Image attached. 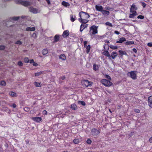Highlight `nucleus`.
Segmentation results:
<instances>
[{
	"mask_svg": "<svg viewBox=\"0 0 152 152\" xmlns=\"http://www.w3.org/2000/svg\"><path fill=\"white\" fill-rule=\"evenodd\" d=\"M43 113L45 115H47V112L46 110H44L43 111Z\"/></svg>",
	"mask_w": 152,
	"mask_h": 152,
	"instance_id": "54",
	"label": "nucleus"
},
{
	"mask_svg": "<svg viewBox=\"0 0 152 152\" xmlns=\"http://www.w3.org/2000/svg\"><path fill=\"white\" fill-rule=\"evenodd\" d=\"M34 61L33 59H31L30 60L29 62L31 64L33 63Z\"/></svg>",
	"mask_w": 152,
	"mask_h": 152,
	"instance_id": "57",
	"label": "nucleus"
},
{
	"mask_svg": "<svg viewBox=\"0 0 152 152\" xmlns=\"http://www.w3.org/2000/svg\"><path fill=\"white\" fill-rule=\"evenodd\" d=\"M24 61L26 63H28L29 62V59L28 58H25L24 59Z\"/></svg>",
	"mask_w": 152,
	"mask_h": 152,
	"instance_id": "38",
	"label": "nucleus"
},
{
	"mask_svg": "<svg viewBox=\"0 0 152 152\" xmlns=\"http://www.w3.org/2000/svg\"><path fill=\"white\" fill-rule=\"evenodd\" d=\"M137 7H136L135 5L134 4H132L131 6V7L130 9V10L131 11L132 10H137Z\"/></svg>",
	"mask_w": 152,
	"mask_h": 152,
	"instance_id": "24",
	"label": "nucleus"
},
{
	"mask_svg": "<svg viewBox=\"0 0 152 152\" xmlns=\"http://www.w3.org/2000/svg\"><path fill=\"white\" fill-rule=\"evenodd\" d=\"M79 103H80L83 106H85L86 104L85 102L83 101H79Z\"/></svg>",
	"mask_w": 152,
	"mask_h": 152,
	"instance_id": "40",
	"label": "nucleus"
},
{
	"mask_svg": "<svg viewBox=\"0 0 152 152\" xmlns=\"http://www.w3.org/2000/svg\"><path fill=\"white\" fill-rule=\"evenodd\" d=\"M92 134L94 136L97 135L100 133L99 130H98L95 128L92 129L91 130Z\"/></svg>",
	"mask_w": 152,
	"mask_h": 152,
	"instance_id": "7",
	"label": "nucleus"
},
{
	"mask_svg": "<svg viewBox=\"0 0 152 152\" xmlns=\"http://www.w3.org/2000/svg\"><path fill=\"white\" fill-rule=\"evenodd\" d=\"M83 24H81L80 26V31L81 32H82L83 31V30L82 29L83 28Z\"/></svg>",
	"mask_w": 152,
	"mask_h": 152,
	"instance_id": "49",
	"label": "nucleus"
},
{
	"mask_svg": "<svg viewBox=\"0 0 152 152\" xmlns=\"http://www.w3.org/2000/svg\"><path fill=\"white\" fill-rule=\"evenodd\" d=\"M81 83L83 86L88 87L92 85L93 83L91 81H89L87 80H85L82 81Z\"/></svg>",
	"mask_w": 152,
	"mask_h": 152,
	"instance_id": "6",
	"label": "nucleus"
},
{
	"mask_svg": "<svg viewBox=\"0 0 152 152\" xmlns=\"http://www.w3.org/2000/svg\"><path fill=\"white\" fill-rule=\"evenodd\" d=\"M83 28L82 29L83 30L84 29L86 28L87 27V25H83Z\"/></svg>",
	"mask_w": 152,
	"mask_h": 152,
	"instance_id": "58",
	"label": "nucleus"
},
{
	"mask_svg": "<svg viewBox=\"0 0 152 152\" xmlns=\"http://www.w3.org/2000/svg\"><path fill=\"white\" fill-rule=\"evenodd\" d=\"M19 18V17H14L12 18V19L14 20H17Z\"/></svg>",
	"mask_w": 152,
	"mask_h": 152,
	"instance_id": "41",
	"label": "nucleus"
},
{
	"mask_svg": "<svg viewBox=\"0 0 152 152\" xmlns=\"http://www.w3.org/2000/svg\"><path fill=\"white\" fill-rule=\"evenodd\" d=\"M6 85V83L4 81H1L0 82V85L2 86H5Z\"/></svg>",
	"mask_w": 152,
	"mask_h": 152,
	"instance_id": "35",
	"label": "nucleus"
},
{
	"mask_svg": "<svg viewBox=\"0 0 152 152\" xmlns=\"http://www.w3.org/2000/svg\"><path fill=\"white\" fill-rule=\"evenodd\" d=\"M109 47L110 48L113 50H115L117 49L118 48L117 46H113V45H110Z\"/></svg>",
	"mask_w": 152,
	"mask_h": 152,
	"instance_id": "34",
	"label": "nucleus"
},
{
	"mask_svg": "<svg viewBox=\"0 0 152 152\" xmlns=\"http://www.w3.org/2000/svg\"><path fill=\"white\" fill-rule=\"evenodd\" d=\"M98 26H96L95 25H93L91 26L90 28V31H92L91 36L95 35L98 33Z\"/></svg>",
	"mask_w": 152,
	"mask_h": 152,
	"instance_id": "2",
	"label": "nucleus"
},
{
	"mask_svg": "<svg viewBox=\"0 0 152 152\" xmlns=\"http://www.w3.org/2000/svg\"><path fill=\"white\" fill-rule=\"evenodd\" d=\"M91 46L90 45H88L86 47V52L87 53H88L90 51Z\"/></svg>",
	"mask_w": 152,
	"mask_h": 152,
	"instance_id": "27",
	"label": "nucleus"
},
{
	"mask_svg": "<svg viewBox=\"0 0 152 152\" xmlns=\"http://www.w3.org/2000/svg\"><path fill=\"white\" fill-rule=\"evenodd\" d=\"M34 84L36 87H40L41 86L40 83H39L36 82L34 83Z\"/></svg>",
	"mask_w": 152,
	"mask_h": 152,
	"instance_id": "31",
	"label": "nucleus"
},
{
	"mask_svg": "<svg viewBox=\"0 0 152 152\" xmlns=\"http://www.w3.org/2000/svg\"><path fill=\"white\" fill-rule=\"evenodd\" d=\"M59 36L56 34L54 37V42H58L59 40Z\"/></svg>",
	"mask_w": 152,
	"mask_h": 152,
	"instance_id": "15",
	"label": "nucleus"
},
{
	"mask_svg": "<svg viewBox=\"0 0 152 152\" xmlns=\"http://www.w3.org/2000/svg\"><path fill=\"white\" fill-rule=\"evenodd\" d=\"M17 4H20L24 6L27 7L31 5V3L28 1H23L21 0H18L16 1Z\"/></svg>",
	"mask_w": 152,
	"mask_h": 152,
	"instance_id": "4",
	"label": "nucleus"
},
{
	"mask_svg": "<svg viewBox=\"0 0 152 152\" xmlns=\"http://www.w3.org/2000/svg\"><path fill=\"white\" fill-rule=\"evenodd\" d=\"M96 65L95 64H94L93 65V69L94 70L96 71L97 70V69H96Z\"/></svg>",
	"mask_w": 152,
	"mask_h": 152,
	"instance_id": "45",
	"label": "nucleus"
},
{
	"mask_svg": "<svg viewBox=\"0 0 152 152\" xmlns=\"http://www.w3.org/2000/svg\"><path fill=\"white\" fill-rule=\"evenodd\" d=\"M46 1L47 2L48 4H50V0H46Z\"/></svg>",
	"mask_w": 152,
	"mask_h": 152,
	"instance_id": "63",
	"label": "nucleus"
},
{
	"mask_svg": "<svg viewBox=\"0 0 152 152\" xmlns=\"http://www.w3.org/2000/svg\"><path fill=\"white\" fill-rule=\"evenodd\" d=\"M144 16L142 15H138L137 17V18L138 19H144Z\"/></svg>",
	"mask_w": 152,
	"mask_h": 152,
	"instance_id": "39",
	"label": "nucleus"
},
{
	"mask_svg": "<svg viewBox=\"0 0 152 152\" xmlns=\"http://www.w3.org/2000/svg\"><path fill=\"white\" fill-rule=\"evenodd\" d=\"M134 42L133 41H127L125 43V44L127 45H131L134 44Z\"/></svg>",
	"mask_w": 152,
	"mask_h": 152,
	"instance_id": "25",
	"label": "nucleus"
},
{
	"mask_svg": "<svg viewBox=\"0 0 152 152\" xmlns=\"http://www.w3.org/2000/svg\"><path fill=\"white\" fill-rule=\"evenodd\" d=\"M87 42H88L87 41H84L83 42L84 45H87Z\"/></svg>",
	"mask_w": 152,
	"mask_h": 152,
	"instance_id": "64",
	"label": "nucleus"
},
{
	"mask_svg": "<svg viewBox=\"0 0 152 152\" xmlns=\"http://www.w3.org/2000/svg\"><path fill=\"white\" fill-rule=\"evenodd\" d=\"M147 45L149 47H152V42H149L147 44Z\"/></svg>",
	"mask_w": 152,
	"mask_h": 152,
	"instance_id": "51",
	"label": "nucleus"
},
{
	"mask_svg": "<svg viewBox=\"0 0 152 152\" xmlns=\"http://www.w3.org/2000/svg\"><path fill=\"white\" fill-rule=\"evenodd\" d=\"M59 58L62 60L64 61L66 59V57L65 55L63 54H61L59 56Z\"/></svg>",
	"mask_w": 152,
	"mask_h": 152,
	"instance_id": "18",
	"label": "nucleus"
},
{
	"mask_svg": "<svg viewBox=\"0 0 152 152\" xmlns=\"http://www.w3.org/2000/svg\"><path fill=\"white\" fill-rule=\"evenodd\" d=\"M142 5L143 8H145L146 6V4L145 2H142Z\"/></svg>",
	"mask_w": 152,
	"mask_h": 152,
	"instance_id": "53",
	"label": "nucleus"
},
{
	"mask_svg": "<svg viewBox=\"0 0 152 152\" xmlns=\"http://www.w3.org/2000/svg\"><path fill=\"white\" fill-rule=\"evenodd\" d=\"M69 35V31L68 30L64 31L62 34V36L64 38H66Z\"/></svg>",
	"mask_w": 152,
	"mask_h": 152,
	"instance_id": "12",
	"label": "nucleus"
},
{
	"mask_svg": "<svg viewBox=\"0 0 152 152\" xmlns=\"http://www.w3.org/2000/svg\"><path fill=\"white\" fill-rule=\"evenodd\" d=\"M106 24L108 26L110 27H113V26L112 25V24L109 22H106Z\"/></svg>",
	"mask_w": 152,
	"mask_h": 152,
	"instance_id": "36",
	"label": "nucleus"
},
{
	"mask_svg": "<svg viewBox=\"0 0 152 152\" xmlns=\"http://www.w3.org/2000/svg\"><path fill=\"white\" fill-rule=\"evenodd\" d=\"M71 108L72 110H75L77 109V106L75 104H72L71 105Z\"/></svg>",
	"mask_w": 152,
	"mask_h": 152,
	"instance_id": "20",
	"label": "nucleus"
},
{
	"mask_svg": "<svg viewBox=\"0 0 152 152\" xmlns=\"http://www.w3.org/2000/svg\"><path fill=\"white\" fill-rule=\"evenodd\" d=\"M15 44L20 45L22 44V42L20 40H18L15 42Z\"/></svg>",
	"mask_w": 152,
	"mask_h": 152,
	"instance_id": "46",
	"label": "nucleus"
},
{
	"mask_svg": "<svg viewBox=\"0 0 152 152\" xmlns=\"http://www.w3.org/2000/svg\"><path fill=\"white\" fill-rule=\"evenodd\" d=\"M83 28L82 29L83 30L84 29L86 28L87 27V25H83Z\"/></svg>",
	"mask_w": 152,
	"mask_h": 152,
	"instance_id": "59",
	"label": "nucleus"
},
{
	"mask_svg": "<svg viewBox=\"0 0 152 152\" xmlns=\"http://www.w3.org/2000/svg\"><path fill=\"white\" fill-rule=\"evenodd\" d=\"M31 119L37 123L40 122L42 120V118L41 117H33L31 118Z\"/></svg>",
	"mask_w": 152,
	"mask_h": 152,
	"instance_id": "8",
	"label": "nucleus"
},
{
	"mask_svg": "<svg viewBox=\"0 0 152 152\" xmlns=\"http://www.w3.org/2000/svg\"><path fill=\"white\" fill-rule=\"evenodd\" d=\"M134 111L135 112L137 113H139L140 112V111L139 109H135L134 110Z\"/></svg>",
	"mask_w": 152,
	"mask_h": 152,
	"instance_id": "47",
	"label": "nucleus"
},
{
	"mask_svg": "<svg viewBox=\"0 0 152 152\" xmlns=\"http://www.w3.org/2000/svg\"><path fill=\"white\" fill-rule=\"evenodd\" d=\"M132 50H133V51L134 52V53H136L137 52V50H136L135 48H133V49Z\"/></svg>",
	"mask_w": 152,
	"mask_h": 152,
	"instance_id": "60",
	"label": "nucleus"
},
{
	"mask_svg": "<svg viewBox=\"0 0 152 152\" xmlns=\"http://www.w3.org/2000/svg\"><path fill=\"white\" fill-rule=\"evenodd\" d=\"M88 18H85L83 19H78L79 21L81 23L86 24L88 22L89 20H87Z\"/></svg>",
	"mask_w": 152,
	"mask_h": 152,
	"instance_id": "11",
	"label": "nucleus"
},
{
	"mask_svg": "<svg viewBox=\"0 0 152 152\" xmlns=\"http://www.w3.org/2000/svg\"><path fill=\"white\" fill-rule=\"evenodd\" d=\"M101 81L102 84L105 86H110L113 84L111 82L106 79H102Z\"/></svg>",
	"mask_w": 152,
	"mask_h": 152,
	"instance_id": "5",
	"label": "nucleus"
},
{
	"mask_svg": "<svg viewBox=\"0 0 152 152\" xmlns=\"http://www.w3.org/2000/svg\"><path fill=\"white\" fill-rule=\"evenodd\" d=\"M73 142L75 144H78L79 142V140L78 139H75L73 140Z\"/></svg>",
	"mask_w": 152,
	"mask_h": 152,
	"instance_id": "32",
	"label": "nucleus"
},
{
	"mask_svg": "<svg viewBox=\"0 0 152 152\" xmlns=\"http://www.w3.org/2000/svg\"><path fill=\"white\" fill-rule=\"evenodd\" d=\"M33 65L34 66H36L38 65V64L37 63H35L34 62L33 63Z\"/></svg>",
	"mask_w": 152,
	"mask_h": 152,
	"instance_id": "55",
	"label": "nucleus"
},
{
	"mask_svg": "<svg viewBox=\"0 0 152 152\" xmlns=\"http://www.w3.org/2000/svg\"><path fill=\"white\" fill-rule=\"evenodd\" d=\"M42 73V72H37L35 73V76H38Z\"/></svg>",
	"mask_w": 152,
	"mask_h": 152,
	"instance_id": "37",
	"label": "nucleus"
},
{
	"mask_svg": "<svg viewBox=\"0 0 152 152\" xmlns=\"http://www.w3.org/2000/svg\"><path fill=\"white\" fill-rule=\"evenodd\" d=\"M106 77L109 80H111V79L110 76L108 75H106Z\"/></svg>",
	"mask_w": 152,
	"mask_h": 152,
	"instance_id": "50",
	"label": "nucleus"
},
{
	"mask_svg": "<svg viewBox=\"0 0 152 152\" xmlns=\"http://www.w3.org/2000/svg\"><path fill=\"white\" fill-rule=\"evenodd\" d=\"M114 33L117 35H118L120 34V33L118 31H115Z\"/></svg>",
	"mask_w": 152,
	"mask_h": 152,
	"instance_id": "56",
	"label": "nucleus"
},
{
	"mask_svg": "<svg viewBox=\"0 0 152 152\" xmlns=\"http://www.w3.org/2000/svg\"><path fill=\"white\" fill-rule=\"evenodd\" d=\"M29 11L34 13L36 14L37 12V10L33 7H30L29 8Z\"/></svg>",
	"mask_w": 152,
	"mask_h": 152,
	"instance_id": "13",
	"label": "nucleus"
},
{
	"mask_svg": "<svg viewBox=\"0 0 152 152\" xmlns=\"http://www.w3.org/2000/svg\"><path fill=\"white\" fill-rule=\"evenodd\" d=\"M95 8L96 11L102 12L103 10V7L102 5H96L95 6Z\"/></svg>",
	"mask_w": 152,
	"mask_h": 152,
	"instance_id": "9",
	"label": "nucleus"
},
{
	"mask_svg": "<svg viewBox=\"0 0 152 152\" xmlns=\"http://www.w3.org/2000/svg\"><path fill=\"white\" fill-rule=\"evenodd\" d=\"M134 12L135 13L130 14L129 17L130 18H133L135 16L137 15V12Z\"/></svg>",
	"mask_w": 152,
	"mask_h": 152,
	"instance_id": "23",
	"label": "nucleus"
},
{
	"mask_svg": "<svg viewBox=\"0 0 152 152\" xmlns=\"http://www.w3.org/2000/svg\"><path fill=\"white\" fill-rule=\"evenodd\" d=\"M130 12H132V13H135L134 12H136L135 10H132V11L130 10Z\"/></svg>",
	"mask_w": 152,
	"mask_h": 152,
	"instance_id": "62",
	"label": "nucleus"
},
{
	"mask_svg": "<svg viewBox=\"0 0 152 152\" xmlns=\"http://www.w3.org/2000/svg\"><path fill=\"white\" fill-rule=\"evenodd\" d=\"M35 28L34 27H27L26 29V30L27 31H34L35 30Z\"/></svg>",
	"mask_w": 152,
	"mask_h": 152,
	"instance_id": "22",
	"label": "nucleus"
},
{
	"mask_svg": "<svg viewBox=\"0 0 152 152\" xmlns=\"http://www.w3.org/2000/svg\"><path fill=\"white\" fill-rule=\"evenodd\" d=\"M61 4L62 5L66 7H69L70 5L69 3L64 1H63L62 2Z\"/></svg>",
	"mask_w": 152,
	"mask_h": 152,
	"instance_id": "19",
	"label": "nucleus"
},
{
	"mask_svg": "<svg viewBox=\"0 0 152 152\" xmlns=\"http://www.w3.org/2000/svg\"><path fill=\"white\" fill-rule=\"evenodd\" d=\"M137 72L135 71L128 72L127 75L128 76H129L132 79L135 80L137 79Z\"/></svg>",
	"mask_w": 152,
	"mask_h": 152,
	"instance_id": "3",
	"label": "nucleus"
},
{
	"mask_svg": "<svg viewBox=\"0 0 152 152\" xmlns=\"http://www.w3.org/2000/svg\"><path fill=\"white\" fill-rule=\"evenodd\" d=\"M101 12L103 15H108L110 14V12L109 11L103 10Z\"/></svg>",
	"mask_w": 152,
	"mask_h": 152,
	"instance_id": "21",
	"label": "nucleus"
},
{
	"mask_svg": "<svg viewBox=\"0 0 152 152\" xmlns=\"http://www.w3.org/2000/svg\"><path fill=\"white\" fill-rule=\"evenodd\" d=\"M79 16L80 17V18H79L78 19L88 18L90 17V16L88 13L83 11H81L79 12Z\"/></svg>",
	"mask_w": 152,
	"mask_h": 152,
	"instance_id": "1",
	"label": "nucleus"
},
{
	"mask_svg": "<svg viewBox=\"0 0 152 152\" xmlns=\"http://www.w3.org/2000/svg\"><path fill=\"white\" fill-rule=\"evenodd\" d=\"M148 105L151 107L152 108V96H150L148 98Z\"/></svg>",
	"mask_w": 152,
	"mask_h": 152,
	"instance_id": "10",
	"label": "nucleus"
},
{
	"mask_svg": "<svg viewBox=\"0 0 152 152\" xmlns=\"http://www.w3.org/2000/svg\"><path fill=\"white\" fill-rule=\"evenodd\" d=\"M91 140L89 139H88L87 140V141H86V142L88 144H91Z\"/></svg>",
	"mask_w": 152,
	"mask_h": 152,
	"instance_id": "44",
	"label": "nucleus"
},
{
	"mask_svg": "<svg viewBox=\"0 0 152 152\" xmlns=\"http://www.w3.org/2000/svg\"><path fill=\"white\" fill-rule=\"evenodd\" d=\"M5 47L4 45H0V50H3L5 49Z\"/></svg>",
	"mask_w": 152,
	"mask_h": 152,
	"instance_id": "43",
	"label": "nucleus"
},
{
	"mask_svg": "<svg viewBox=\"0 0 152 152\" xmlns=\"http://www.w3.org/2000/svg\"><path fill=\"white\" fill-rule=\"evenodd\" d=\"M149 141L151 143H152V136L149 139Z\"/></svg>",
	"mask_w": 152,
	"mask_h": 152,
	"instance_id": "61",
	"label": "nucleus"
},
{
	"mask_svg": "<svg viewBox=\"0 0 152 152\" xmlns=\"http://www.w3.org/2000/svg\"><path fill=\"white\" fill-rule=\"evenodd\" d=\"M9 95L12 97L16 96H17V94L15 93L12 91L10 92Z\"/></svg>",
	"mask_w": 152,
	"mask_h": 152,
	"instance_id": "28",
	"label": "nucleus"
},
{
	"mask_svg": "<svg viewBox=\"0 0 152 152\" xmlns=\"http://www.w3.org/2000/svg\"><path fill=\"white\" fill-rule=\"evenodd\" d=\"M18 64L20 66H22L23 65V63L21 61H19L18 62Z\"/></svg>",
	"mask_w": 152,
	"mask_h": 152,
	"instance_id": "42",
	"label": "nucleus"
},
{
	"mask_svg": "<svg viewBox=\"0 0 152 152\" xmlns=\"http://www.w3.org/2000/svg\"><path fill=\"white\" fill-rule=\"evenodd\" d=\"M43 54L45 55L47 54L48 53V50L47 49H44L42 51Z\"/></svg>",
	"mask_w": 152,
	"mask_h": 152,
	"instance_id": "30",
	"label": "nucleus"
},
{
	"mask_svg": "<svg viewBox=\"0 0 152 152\" xmlns=\"http://www.w3.org/2000/svg\"><path fill=\"white\" fill-rule=\"evenodd\" d=\"M70 20L72 22H73L75 20V15L74 16L73 15H70Z\"/></svg>",
	"mask_w": 152,
	"mask_h": 152,
	"instance_id": "26",
	"label": "nucleus"
},
{
	"mask_svg": "<svg viewBox=\"0 0 152 152\" xmlns=\"http://www.w3.org/2000/svg\"><path fill=\"white\" fill-rule=\"evenodd\" d=\"M117 53L116 52H113L112 53L110 57H111L113 59H115L117 56Z\"/></svg>",
	"mask_w": 152,
	"mask_h": 152,
	"instance_id": "14",
	"label": "nucleus"
},
{
	"mask_svg": "<svg viewBox=\"0 0 152 152\" xmlns=\"http://www.w3.org/2000/svg\"><path fill=\"white\" fill-rule=\"evenodd\" d=\"M24 110L26 111H28L29 110V109L27 107H26L24 108Z\"/></svg>",
	"mask_w": 152,
	"mask_h": 152,
	"instance_id": "48",
	"label": "nucleus"
},
{
	"mask_svg": "<svg viewBox=\"0 0 152 152\" xmlns=\"http://www.w3.org/2000/svg\"><path fill=\"white\" fill-rule=\"evenodd\" d=\"M126 41V38L124 37L120 38L118 41H116L117 43H122L123 42Z\"/></svg>",
	"mask_w": 152,
	"mask_h": 152,
	"instance_id": "16",
	"label": "nucleus"
},
{
	"mask_svg": "<svg viewBox=\"0 0 152 152\" xmlns=\"http://www.w3.org/2000/svg\"><path fill=\"white\" fill-rule=\"evenodd\" d=\"M94 38L96 39L97 40L102 38V36L96 35L95 36Z\"/></svg>",
	"mask_w": 152,
	"mask_h": 152,
	"instance_id": "33",
	"label": "nucleus"
},
{
	"mask_svg": "<svg viewBox=\"0 0 152 152\" xmlns=\"http://www.w3.org/2000/svg\"><path fill=\"white\" fill-rule=\"evenodd\" d=\"M120 54L121 56H123V55H126L127 53L125 51H123L121 50H119L118 51Z\"/></svg>",
	"mask_w": 152,
	"mask_h": 152,
	"instance_id": "29",
	"label": "nucleus"
},
{
	"mask_svg": "<svg viewBox=\"0 0 152 152\" xmlns=\"http://www.w3.org/2000/svg\"><path fill=\"white\" fill-rule=\"evenodd\" d=\"M10 106L14 108H15L16 107V105L15 103H13L12 105H11Z\"/></svg>",
	"mask_w": 152,
	"mask_h": 152,
	"instance_id": "52",
	"label": "nucleus"
},
{
	"mask_svg": "<svg viewBox=\"0 0 152 152\" xmlns=\"http://www.w3.org/2000/svg\"><path fill=\"white\" fill-rule=\"evenodd\" d=\"M102 54L105 56H106L107 57H109V58H110V55L109 54V52L107 50L103 52Z\"/></svg>",
	"mask_w": 152,
	"mask_h": 152,
	"instance_id": "17",
	"label": "nucleus"
}]
</instances>
